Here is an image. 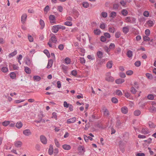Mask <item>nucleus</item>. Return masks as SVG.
Here are the masks:
<instances>
[{"instance_id":"1","label":"nucleus","mask_w":156,"mask_h":156,"mask_svg":"<svg viewBox=\"0 0 156 156\" xmlns=\"http://www.w3.org/2000/svg\"><path fill=\"white\" fill-rule=\"evenodd\" d=\"M105 80L110 82H112L114 81V78L111 76V73L110 72H108L106 73L105 74Z\"/></svg>"},{"instance_id":"2","label":"nucleus","mask_w":156,"mask_h":156,"mask_svg":"<svg viewBox=\"0 0 156 156\" xmlns=\"http://www.w3.org/2000/svg\"><path fill=\"white\" fill-rule=\"evenodd\" d=\"M60 67L61 68L62 70L64 73L65 74L67 73V71L68 70V66L64 64H62L61 65Z\"/></svg>"},{"instance_id":"3","label":"nucleus","mask_w":156,"mask_h":156,"mask_svg":"<svg viewBox=\"0 0 156 156\" xmlns=\"http://www.w3.org/2000/svg\"><path fill=\"white\" fill-rule=\"evenodd\" d=\"M40 139L41 142L43 144H46L47 143V139L44 135H42L40 136Z\"/></svg>"},{"instance_id":"4","label":"nucleus","mask_w":156,"mask_h":156,"mask_svg":"<svg viewBox=\"0 0 156 156\" xmlns=\"http://www.w3.org/2000/svg\"><path fill=\"white\" fill-rule=\"evenodd\" d=\"M23 133L25 136H28L30 135L32 133L30 129H26L23 131Z\"/></svg>"},{"instance_id":"5","label":"nucleus","mask_w":156,"mask_h":156,"mask_svg":"<svg viewBox=\"0 0 156 156\" xmlns=\"http://www.w3.org/2000/svg\"><path fill=\"white\" fill-rule=\"evenodd\" d=\"M76 118L75 117H74L71 119H68L67 121V124L73 123L75 122L76 121Z\"/></svg>"},{"instance_id":"6","label":"nucleus","mask_w":156,"mask_h":156,"mask_svg":"<svg viewBox=\"0 0 156 156\" xmlns=\"http://www.w3.org/2000/svg\"><path fill=\"white\" fill-rule=\"evenodd\" d=\"M15 146L17 147H20L22 145V142L20 141H16L14 143Z\"/></svg>"},{"instance_id":"7","label":"nucleus","mask_w":156,"mask_h":156,"mask_svg":"<svg viewBox=\"0 0 156 156\" xmlns=\"http://www.w3.org/2000/svg\"><path fill=\"white\" fill-rule=\"evenodd\" d=\"M59 30L58 25H55L52 28V32L55 33L58 32Z\"/></svg>"},{"instance_id":"8","label":"nucleus","mask_w":156,"mask_h":156,"mask_svg":"<svg viewBox=\"0 0 156 156\" xmlns=\"http://www.w3.org/2000/svg\"><path fill=\"white\" fill-rule=\"evenodd\" d=\"M78 150L79 152L83 153L85 152L84 147L81 145H79L78 147Z\"/></svg>"},{"instance_id":"9","label":"nucleus","mask_w":156,"mask_h":156,"mask_svg":"<svg viewBox=\"0 0 156 156\" xmlns=\"http://www.w3.org/2000/svg\"><path fill=\"white\" fill-rule=\"evenodd\" d=\"M62 147L64 149L66 150H69L71 148V147L69 145L67 144H63L62 146Z\"/></svg>"},{"instance_id":"10","label":"nucleus","mask_w":156,"mask_h":156,"mask_svg":"<svg viewBox=\"0 0 156 156\" xmlns=\"http://www.w3.org/2000/svg\"><path fill=\"white\" fill-rule=\"evenodd\" d=\"M27 17V15L26 14H23L21 16V22L23 23H25Z\"/></svg>"},{"instance_id":"11","label":"nucleus","mask_w":156,"mask_h":156,"mask_svg":"<svg viewBox=\"0 0 156 156\" xmlns=\"http://www.w3.org/2000/svg\"><path fill=\"white\" fill-rule=\"evenodd\" d=\"M53 63V61L52 59H50L48 61V62L47 66V68L49 69L51 67Z\"/></svg>"},{"instance_id":"12","label":"nucleus","mask_w":156,"mask_h":156,"mask_svg":"<svg viewBox=\"0 0 156 156\" xmlns=\"http://www.w3.org/2000/svg\"><path fill=\"white\" fill-rule=\"evenodd\" d=\"M48 153L49 155H51L53 153V146L52 145H50L48 149Z\"/></svg>"},{"instance_id":"13","label":"nucleus","mask_w":156,"mask_h":156,"mask_svg":"<svg viewBox=\"0 0 156 156\" xmlns=\"http://www.w3.org/2000/svg\"><path fill=\"white\" fill-rule=\"evenodd\" d=\"M121 111L122 113L126 114L127 113L128 109L127 107L124 106L121 108Z\"/></svg>"},{"instance_id":"14","label":"nucleus","mask_w":156,"mask_h":156,"mask_svg":"<svg viewBox=\"0 0 156 156\" xmlns=\"http://www.w3.org/2000/svg\"><path fill=\"white\" fill-rule=\"evenodd\" d=\"M49 19L51 23H53L55 22V17L54 15H50L49 17Z\"/></svg>"},{"instance_id":"15","label":"nucleus","mask_w":156,"mask_h":156,"mask_svg":"<svg viewBox=\"0 0 156 156\" xmlns=\"http://www.w3.org/2000/svg\"><path fill=\"white\" fill-rule=\"evenodd\" d=\"M125 81V80L123 79H119L116 80H115V82L117 84H121Z\"/></svg>"},{"instance_id":"16","label":"nucleus","mask_w":156,"mask_h":156,"mask_svg":"<svg viewBox=\"0 0 156 156\" xmlns=\"http://www.w3.org/2000/svg\"><path fill=\"white\" fill-rule=\"evenodd\" d=\"M49 40H50L51 42L54 43H56L57 41L56 37L55 35L52 36Z\"/></svg>"},{"instance_id":"17","label":"nucleus","mask_w":156,"mask_h":156,"mask_svg":"<svg viewBox=\"0 0 156 156\" xmlns=\"http://www.w3.org/2000/svg\"><path fill=\"white\" fill-rule=\"evenodd\" d=\"M108 30L109 31L110 33H114L116 30L115 28L113 27H109Z\"/></svg>"},{"instance_id":"18","label":"nucleus","mask_w":156,"mask_h":156,"mask_svg":"<svg viewBox=\"0 0 156 156\" xmlns=\"http://www.w3.org/2000/svg\"><path fill=\"white\" fill-rule=\"evenodd\" d=\"M141 133L144 134H147L149 133V131L147 128H143L141 130Z\"/></svg>"},{"instance_id":"19","label":"nucleus","mask_w":156,"mask_h":156,"mask_svg":"<svg viewBox=\"0 0 156 156\" xmlns=\"http://www.w3.org/2000/svg\"><path fill=\"white\" fill-rule=\"evenodd\" d=\"M122 30L124 33L126 34L128 32L129 30V26L124 27L122 28Z\"/></svg>"},{"instance_id":"20","label":"nucleus","mask_w":156,"mask_h":156,"mask_svg":"<svg viewBox=\"0 0 156 156\" xmlns=\"http://www.w3.org/2000/svg\"><path fill=\"white\" fill-rule=\"evenodd\" d=\"M149 111L151 112H156V108L153 106H150L149 108Z\"/></svg>"},{"instance_id":"21","label":"nucleus","mask_w":156,"mask_h":156,"mask_svg":"<svg viewBox=\"0 0 156 156\" xmlns=\"http://www.w3.org/2000/svg\"><path fill=\"white\" fill-rule=\"evenodd\" d=\"M23 126V123L21 122H18L16 125V127L18 129L21 128Z\"/></svg>"},{"instance_id":"22","label":"nucleus","mask_w":156,"mask_h":156,"mask_svg":"<svg viewBox=\"0 0 156 156\" xmlns=\"http://www.w3.org/2000/svg\"><path fill=\"white\" fill-rule=\"evenodd\" d=\"M65 63L66 64H70L71 63V59L68 58L66 57L64 59Z\"/></svg>"},{"instance_id":"23","label":"nucleus","mask_w":156,"mask_h":156,"mask_svg":"<svg viewBox=\"0 0 156 156\" xmlns=\"http://www.w3.org/2000/svg\"><path fill=\"white\" fill-rule=\"evenodd\" d=\"M122 15L124 16H126L128 14V12L126 9H123L121 11Z\"/></svg>"},{"instance_id":"24","label":"nucleus","mask_w":156,"mask_h":156,"mask_svg":"<svg viewBox=\"0 0 156 156\" xmlns=\"http://www.w3.org/2000/svg\"><path fill=\"white\" fill-rule=\"evenodd\" d=\"M112 62L110 61L108 62L106 64V67L108 69H111L112 68Z\"/></svg>"},{"instance_id":"25","label":"nucleus","mask_w":156,"mask_h":156,"mask_svg":"<svg viewBox=\"0 0 156 156\" xmlns=\"http://www.w3.org/2000/svg\"><path fill=\"white\" fill-rule=\"evenodd\" d=\"M73 12L74 15L76 16L77 17H78L80 15L79 12L76 9H73Z\"/></svg>"},{"instance_id":"26","label":"nucleus","mask_w":156,"mask_h":156,"mask_svg":"<svg viewBox=\"0 0 156 156\" xmlns=\"http://www.w3.org/2000/svg\"><path fill=\"white\" fill-rule=\"evenodd\" d=\"M10 123V121H5L2 123V125L4 126H7Z\"/></svg>"},{"instance_id":"27","label":"nucleus","mask_w":156,"mask_h":156,"mask_svg":"<svg viewBox=\"0 0 156 156\" xmlns=\"http://www.w3.org/2000/svg\"><path fill=\"white\" fill-rule=\"evenodd\" d=\"M17 53L16 50H15L9 54V58H11L16 55Z\"/></svg>"},{"instance_id":"28","label":"nucleus","mask_w":156,"mask_h":156,"mask_svg":"<svg viewBox=\"0 0 156 156\" xmlns=\"http://www.w3.org/2000/svg\"><path fill=\"white\" fill-rule=\"evenodd\" d=\"M104 115L106 117H108L109 115V112L106 108H105L104 109Z\"/></svg>"},{"instance_id":"29","label":"nucleus","mask_w":156,"mask_h":156,"mask_svg":"<svg viewBox=\"0 0 156 156\" xmlns=\"http://www.w3.org/2000/svg\"><path fill=\"white\" fill-rule=\"evenodd\" d=\"M108 16V14L106 12H103L101 13V16L104 18H106Z\"/></svg>"},{"instance_id":"30","label":"nucleus","mask_w":156,"mask_h":156,"mask_svg":"<svg viewBox=\"0 0 156 156\" xmlns=\"http://www.w3.org/2000/svg\"><path fill=\"white\" fill-rule=\"evenodd\" d=\"M97 55L99 58H101L103 57V53L101 51H98L97 52Z\"/></svg>"},{"instance_id":"31","label":"nucleus","mask_w":156,"mask_h":156,"mask_svg":"<svg viewBox=\"0 0 156 156\" xmlns=\"http://www.w3.org/2000/svg\"><path fill=\"white\" fill-rule=\"evenodd\" d=\"M127 56L129 58L132 57L133 56V52L130 50L128 51L126 53Z\"/></svg>"},{"instance_id":"32","label":"nucleus","mask_w":156,"mask_h":156,"mask_svg":"<svg viewBox=\"0 0 156 156\" xmlns=\"http://www.w3.org/2000/svg\"><path fill=\"white\" fill-rule=\"evenodd\" d=\"M25 72L27 74H30L31 73V70L30 68L27 67H25Z\"/></svg>"},{"instance_id":"33","label":"nucleus","mask_w":156,"mask_h":156,"mask_svg":"<svg viewBox=\"0 0 156 156\" xmlns=\"http://www.w3.org/2000/svg\"><path fill=\"white\" fill-rule=\"evenodd\" d=\"M141 114V112L139 110H135L134 112V114L135 116H138L139 115Z\"/></svg>"},{"instance_id":"34","label":"nucleus","mask_w":156,"mask_h":156,"mask_svg":"<svg viewBox=\"0 0 156 156\" xmlns=\"http://www.w3.org/2000/svg\"><path fill=\"white\" fill-rule=\"evenodd\" d=\"M147 23L148 26L150 27H152L154 24L153 21L151 20L148 21Z\"/></svg>"},{"instance_id":"35","label":"nucleus","mask_w":156,"mask_h":156,"mask_svg":"<svg viewBox=\"0 0 156 156\" xmlns=\"http://www.w3.org/2000/svg\"><path fill=\"white\" fill-rule=\"evenodd\" d=\"M33 78L34 80L36 81H39L41 79V77L38 76H34Z\"/></svg>"},{"instance_id":"36","label":"nucleus","mask_w":156,"mask_h":156,"mask_svg":"<svg viewBox=\"0 0 156 156\" xmlns=\"http://www.w3.org/2000/svg\"><path fill=\"white\" fill-rule=\"evenodd\" d=\"M149 126L151 128H154L155 127L156 125L151 122H149L148 123Z\"/></svg>"},{"instance_id":"37","label":"nucleus","mask_w":156,"mask_h":156,"mask_svg":"<svg viewBox=\"0 0 156 156\" xmlns=\"http://www.w3.org/2000/svg\"><path fill=\"white\" fill-rule=\"evenodd\" d=\"M10 76L11 78L12 79H14L16 77V73L13 72H12L10 74Z\"/></svg>"},{"instance_id":"38","label":"nucleus","mask_w":156,"mask_h":156,"mask_svg":"<svg viewBox=\"0 0 156 156\" xmlns=\"http://www.w3.org/2000/svg\"><path fill=\"white\" fill-rule=\"evenodd\" d=\"M8 68L6 67H3L1 68V71L4 73H6L8 71Z\"/></svg>"},{"instance_id":"39","label":"nucleus","mask_w":156,"mask_h":156,"mask_svg":"<svg viewBox=\"0 0 156 156\" xmlns=\"http://www.w3.org/2000/svg\"><path fill=\"white\" fill-rule=\"evenodd\" d=\"M101 32L100 29H97L94 30V33L96 35H98L100 34Z\"/></svg>"},{"instance_id":"40","label":"nucleus","mask_w":156,"mask_h":156,"mask_svg":"<svg viewBox=\"0 0 156 156\" xmlns=\"http://www.w3.org/2000/svg\"><path fill=\"white\" fill-rule=\"evenodd\" d=\"M40 24L41 25L42 28V29L44 27L45 24L44 21L42 19H40L39 21Z\"/></svg>"},{"instance_id":"41","label":"nucleus","mask_w":156,"mask_h":156,"mask_svg":"<svg viewBox=\"0 0 156 156\" xmlns=\"http://www.w3.org/2000/svg\"><path fill=\"white\" fill-rule=\"evenodd\" d=\"M64 24L65 25L67 26H71L72 25V22L69 21H66L64 22Z\"/></svg>"},{"instance_id":"42","label":"nucleus","mask_w":156,"mask_h":156,"mask_svg":"<svg viewBox=\"0 0 156 156\" xmlns=\"http://www.w3.org/2000/svg\"><path fill=\"white\" fill-rule=\"evenodd\" d=\"M54 141L56 146L58 147H59L60 146V145L59 144L58 140L56 139H55L54 140Z\"/></svg>"},{"instance_id":"43","label":"nucleus","mask_w":156,"mask_h":156,"mask_svg":"<svg viewBox=\"0 0 156 156\" xmlns=\"http://www.w3.org/2000/svg\"><path fill=\"white\" fill-rule=\"evenodd\" d=\"M115 94L116 95L119 96H121L122 95V93L121 91L118 90H116Z\"/></svg>"},{"instance_id":"44","label":"nucleus","mask_w":156,"mask_h":156,"mask_svg":"<svg viewBox=\"0 0 156 156\" xmlns=\"http://www.w3.org/2000/svg\"><path fill=\"white\" fill-rule=\"evenodd\" d=\"M83 7L85 8H87L89 6V4L87 2H84L82 4Z\"/></svg>"},{"instance_id":"45","label":"nucleus","mask_w":156,"mask_h":156,"mask_svg":"<svg viewBox=\"0 0 156 156\" xmlns=\"http://www.w3.org/2000/svg\"><path fill=\"white\" fill-rule=\"evenodd\" d=\"M116 16V13L115 12H112L110 13V17L112 18H115Z\"/></svg>"},{"instance_id":"46","label":"nucleus","mask_w":156,"mask_h":156,"mask_svg":"<svg viewBox=\"0 0 156 156\" xmlns=\"http://www.w3.org/2000/svg\"><path fill=\"white\" fill-rule=\"evenodd\" d=\"M146 76L148 79L151 80L153 78L152 75L149 73H146Z\"/></svg>"},{"instance_id":"47","label":"nucleus","mask_w":156,"mask_h":156,"mask_svg":"<svg viewBox=\"0 0 156 156\" xmlns=\"http://www.w3.org/2000/svg\"><path fill=\"white\" fill-rule=\"evenodd\" d=\"M112 102L114 103H117L118 102L117 99L115 97H113L111 99Z\"/></svg>"},{"instance_id":"48","label":"nucleus","mask_w":156,"mask_h":156,"mask_svg":"<svg viewBox=\"0 0 156 156\" xmlns=\"http://www.w3.org/2000/svg\"><path fill=\"white\" fill-rule=\"evenodd\" d=\"M104 35L106 38H110L111 37L110 34L108 33H105L104 34Z\"/></svg>"},{"instance_id":"49","label":"nucleus","mask_w":156,"mask_h":156,"mask_svg":"<svg viewBox=\"0 0 156 156\" xmlns=\"http://www.w3.org/2000/svg\"><path fill=\"white\" fill-rule=\"evenodd\" d=\"M25 101V99H22V100H16L14 101V103L16 104H18L21 102H23L24 101Z\"/></svg>"},{"instance_id":"50","label":"nucleus","mask_w":156,"mask_h":156,"mask_svg":"<svg viewBox=\"0 0 156 156\" xmlns=\"http://www.w3.org/2000/svg\"><path fill=\"white\" fill-rule=\"evenodd\" d=\"M148 36H145L143 37V39L145 41H149L150 40V38Z\"/></svg>"},{"instance_id":"51","label":"nucleus","mask_w":156,"mask_h":156,"mask_svg":"<svg viewBox=\"0 0 156 156\" xmlns=\"http://www.w3.org/2000/svg\"><path fill=\"white\" fill-rule=\"evenodd\" d=\"M115 45L114 43H111L110 44L109 48L111 49H113L115 48Z\"/></svg>"},{"instance_id":"52","label":"nucleus","mask_w":156,"mask_h":156,"mask_svg":"<svg viewBox=\"0 0 156 156\" xmlns=\"http://www.w3.org/2000/svg\"><path fill=\"white\" fill-rule=\"evenodd\" d=\"M130 91L132 93L135 94L136 93L137 90L135 89L134 87H132L131 88Z\"/></svg>"},{"instance_id":"53","label":"nucleus","mask_w":156,"mask_h":156,"mask_svg":"<svg viewBox=\"0 0 156 156\" xmlns=\"http://www.w3.org/2000/svg\"><path fill=\"white\" fill-rule=\"evenodd\" d=\"M100 40L102 42H105L106 41V38L104 36H101L100 37Z\"/></svg>"},{"instance_id":"54","label":"nucleus","mask_w":156,"mask_h":156,"mask_svg":"<svg viewBox=\"0 0 156 156\" xmlns=\"http://www.w3.org/2000/svg\"><path fill=\"white\" fill-rule=\"evenodd\" d=\"M121 35V33L119 31L117 32L115 34V37L116 38H118L120 37Z\"/></svg>"},{"instance_id":"55","label":"nucleus","mask_w":156,"mask_h":156,"mask_svg":"<svg viewBox=\"0 0 156 156\" xmlns=\"http://www.w3.org/2000/svg\"><path fill=\"white\" fill-rule=\"evenodd\" d=\"M57 10L58 11L60 12H62L63 10V8L62 7L61 5H59L58 6Z\"/></svg>"},{"instance_id":"56","label":"nucleus","mask_w":156,"mask_h":156,"mask_svg":"<svg viewBox=\"0 0 156 156\" xmlns=\"http://www.w3.org/2000/svg\"><path fill=\"white\" fill-rule=\"evenodd\" d=\"M136 19L133 17H130V23H136Z\"/></svg>"},{"instance_id":"57","label":"nucleus","mask_w":156,"mask_h":156,"mask_svg":"<svg viewBox=\"0 0 156 156\" xmlns=\"http://www.w3.org/2000/svg\"><path fill=\"white\" fill-rule=\"evenodd\" d=\"M134 64L137 67H139L141 65V62L139 61H138L136 62Z\"/></svg>"},{"instance_id":"58","label":"nucleus","mask_w":156,"mask_h":156,"mask_svg":"<svg viewBox=\"0 0 156 156\" xmlns=\"http://www.w3.org/2000/svg\"><path fill=\"white\" fill-rule=\"evenodd\" d=\"M123 92L124 94H125V96L127 98H128L130 97V94L129 92H125L124 90H123Z\"/></svg>"},{"instance_id":"59","label":"nucleus","mask_w":156,"mask_h":156,"mask_svg":"<svg viewBox=\"0 0 156 156\" xmlns=\"http://www.w3.org/2000/svg\"><path fill=\"white\" fill-rule=\"evenodd\" d=\"M126 74L127 75H131L133 73V72L131 70H129L126 72Z\"/></svg>"},{"instance_id":"60","label":"nucleus","mask_w":156,"mask_h":156,"mask_svg":"<svg viewBox=\"0 0 156 156\" xmlns=\"http://www.w3.org/2000/svg\"><path fill=\"white\" fill-rule=\"evenodd\" d=\"M149 12L148 11H145L143 13L144 16L146 17H147L149 16Z\"/></svg>"},{"instance_id":"61","label":"nucleus","mask_w":156,"mask_h":156,"mask_svg":"<svg viewBox=\"0 0 156 156\" xmlns=\"http://www.w3.org/2000/svg\"><path fill=\"white\" fill-rule=\"evenodd\" d=\"M52 118H54L56 120L57 119V113L56 112H53L52 113Z\"/></svg>"},{"instance_id":"62","label":"nucleus","mask_w":156,"mask_h":156,"mask_svg":"<svg viewBox=\"0 0 156 156\" xmlns=\"http://www.w3.org/2000/svg\"><path fill=\"white\" fill-rule=\"evenodd\" d=\"M145 34L147 36H149L150 34V31L149 29L146 30L145 31Z\"/></svg>"},{"instance_id":"63","label":"nucleus","mask_w":156,"mask_h":156,"mask_svg":"<svg viewBox=\"0 0 156 156\" xmlns=\"http://www.w3.org/2000/svg\"><path fill=\"white\" fill-rule=\"evenodd\" d=\"M44 52L47 55L48 57H50V54L48 50H45L44 51Z\"/></svg>"},{"instance_id":"64","label":"nucleus","mask_w":156,"mask_h":156,"mask_svg":"<svg viewBox=\"0 0 156 156\" xmlns=\"http://www.w3.org/2000/svg\"><path fill=\"white\" fill-rule=\"evenodd\" d=\"M147 98L149 100H153L154 98V97L152 94H149L147 96Z\"/></svg>"}]
</instances>
